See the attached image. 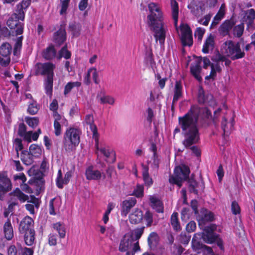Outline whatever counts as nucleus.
Returning <instances> with one entry per match:
<instances>
[{
    "instance_id": "nucleus-1",
    "label": "nucleus",
    "mask_w": 255,
    "mask_h": 255,
    "mask_svg": "<svg viewBox=\"0 0 255 255\" xmlns=\"http://www.w3.org/2000/svg\"><path fill=\"white\" fill-rule=\"evenodd\" d=\"M150 14L147 16V23L150 29L154 32L156 42L162 45L165 42L166 32L162 22V13L158 5L154 2L148 4Z\"/></svg>"
},
{
    "instance_id": "nucleus-2",
    "label": "nucleus",
    "mask_w": 255,
    "mask_h": 255,
    "mask_svg": "<svg viewBox=\"0 0 255 255\" xmlns=\"http://www.w3.org/2000/svg\"><path fill=\"white\" fill-rule=\"evenodd\" d=\"M185 137L182 144L186 148L198 143L200 140V133L196 124L188 123L187 125L183 126L182 121H178Z\"/></svg>"
},
{
    "instance_id": "nucleus-3",
    "label": "nucleus",
    "mask_w": 255,
    "mask_h": 255,
    "mask_svg": "<svg viewBox=\"0 0 255 255\" xmlns=\"http://www.w3.org/2000/svg\"><path fill=\"white\" fill-rule=\"evenodd\" d=\"M82 133L79 128L70 127L66 129L64 133L63 148L67 152L75 150L80 142Z\"/></svg>"
},
{
    "instance_id": "nucleus-4",
    "label": "nucleus",
    "mask_w": 255,
    "mask_h": 255,
    "mask_svg": "<svg viewBox=\"0 0 255 255\" xmlns=\"http://www.w3.org/2000/svg\"><path fill=\"white\" fill-rule=\"evenodd\" d=\"M190 170L189 167L184 164L176 166L174 170V176H170V183L177 185L179 187L182 186V182L189 180Z\"/></svg>"
},
{
    "instance_id": "nucleus-5",
    "label": "nucleus",
    "mask_w": 255,
    "mask_h": 255,
    "mask_svg": "<svg viewBox=\"0 0 255 255\" xmlns=\"http://www.w3.org/2000/svg\"><path fill=\"white\" fill-rule=\"evenodd\" d=\"M224 44L226 46V53L232 60L242 59L245 56V53L242 50L239 42L227 40Z\"/></svg>"
},
{
    "instance_id": "nucleus-6",
    "label": "nucleus",
    "mask_w": 255,
    "mask_h": 255,
    "mask_svg": "<svg viewBox=\"0 0 255 255\" xmlns=\"http://www.w3.org/2000/svg\"><path fill=\"white\" fill-rule=\"evenodd\" d=\"M202 111L203 109L198 106L192 105L186 114L178 118V121H182L184 126L187 125L188 123L193 124L194 120H195V124H196Z\"/></svg>"
},
{
    "instance_id": "nucleus-7",
    "label": "nucleus",
    "mask_w": 255,
    "mask_h": 255,
    "mask_svg": "<svg viewBox=\"0 0 255 255\" xmlns=\"http://www.w3.org/2000/svg\"><path fill=\"white\" fill-rule=\"evenodd\" d=\"M34 75L36 76H46V77H51L54 76L55 65L52 62H38L35 64Z\"/></svg>"
},
{
    "instance_id": "nucleus-8",
    "label": "nucleus",
    "mask_w": 255,
    "mask_h": 255,
    "mask_svg": "<svg viewBox=\"0 0 255 255\" xmlns=\"http://www.w3.org/2000/svg\"><path fill=\"white\" fill-rule=\"evenodd\" d=\"M216 229L215 225H211L210 226L205 227L202 233L201 238L207 244H211L216 242L219 235L214 232Z\"/></svg>"
},
{
    "instance_id": "nucleus-9",
    "label": "nucleus",
    "mask_w": 255,
    "mask_h": 255,
    "mask_svg": "<svg viewBox=\"0 0 255 255\" xmlns=\"http://www.w3.org/2000/svg\"><path fill=\"white\" fill-rule=\"evenodd\" d=\"M15 14H12L6 22L7 26L11 29H14L16 35H21L23 32L24 23L20 21Z\"/></svg>"
},
{
    "instance_id": "nucleus-10",
    "label": "nucleus",
    "mask_w": 255,
    "mask_h": 255,
    "mask_svg": "<svg viewBox=\"0 0 255 255\" xmlns=\"http://www.w3.org/2000/svg\"><path fill=\"white\" fill-rule=\"evenodd\" d=\"M11 46L8 42L3 43L0 47V55L5 59L0 58V64L3 66H6L10 63V55L11 52Z\"/></svg>"
},
{
    "instance_id": "nucleus-11",
    "label": "nucleus",
    "mask_w": 255,
    "mask_h": 255,
    "mask_svg": "<svg viewBox=\"0 0 255 255\" xmlns=\"http://www.w3.org/2000/svg\"><path fill=\"white\" fill-rule=\"evenodd\" d=\"M34 230V220L29 216L24 217L20 222L18 226V231L20 234Z\"/></svg>"
},
{
    "instance_id": "nucleus-12",
    "label": "nucleus",
    "mask_w": 255,
    "mask_h": 255,
    "mask_svg": "<svg viewBox=\"0 0 255 255\" xmlns=\"http://www.w3.org/2000/svg\"><path fill=\"white\" fill-rule=\"evenodd\" d=\"M66 40V32L64 24H61L59 28L53 34V42L59 46L62 45Z\"/></svg>"
},
{
    "instance_id": "nucleus-13",
    "label": "nucleus",
    "mask_w": 255,
    "mask_h": 255,
    "mask_svg": "<svg viewBox=\"0 0 255 255\" xmlns=\"http://www.w3.org/2000/svg\"><path fill=\"white\" fill-rule=\"evenodd\" d=\"M136 202V199L134 197H130L124 200L121 204L122 216L126 217L131 209L135 205Z\"/></svg>"
},
{
    "instance_id": "nucleus-14",
    "label": "nucleus",
    "mask_w": 255,
    "mask_h": 255,
    "mask_svg": "<svg viewBox=\"0 0 255 255\" xmlns=\"http://www.w3.org/2000/svg\"><path fill=\"white\" fill-rule=\"evenodd\" d=\"M204 4L200 1H196L193 0L189 3L187 7L190 9L191 12L196 17H199L202 14L205 8Z\"/></svg>"
},
{
    "instance_id": "nucleus-15",
    "label": "nucleus",
    "mask_w": 255,
    "mask_h": 255,
    "mask_svg": "<svg viewBox=\"0 0 255 255\" xmlns=\"http://www.w3.org/2000/svg\"><path fill=\"white\" fill-rule=\"evenodd\" d=\"M235 24L236 21L233 18L226 20L220 26L218 30L219 32L223 36H227L229 34L230 31Z\"/></svg>"
},
{
    "instance_id": "nucleus-16",
    "label": "nucleus",
    "mask_w": 255,
    "mask_h": 255,
    "mask_svg": "<svg viewBox=\"0 0 255 255\" xmlns=\"http://www.w3.org/2000/svg\"><path fill=\"white\" fill-rule=\"evenodd\" d=\"M85 121L87 125H89L90 129L93 133V138L96 141V144H97L99 134L98 132L97 126L94 124L93 116L91 114L86 115Z\"/></svg>"
},
{
    "instance_id": "nucleus-17",
    "label": "nucleus",
    "mask_w": 255,
    "mask_h": 255,
    "mask_svg": "<svg viewBox=\"0 0 255 255\" xmlns=\"http://www.w3.org/2000/svg\"><path fill=\"white\" fill-rule=\"evenodd\" d=\"M188 183L189 192L195 195H198L199 190L203 191L205 189V184L203 181L200 183L193 179H189L188 180Z\"/></svg>"
},
{
    "instance_id": "nucleus-18",
    "label": "nucleus",
    "mask_w": 255,
    "mask_h": 255,
    "mask_svg": "<svg viewBox=\"0 0 255 255\" xmlns=\"http://www.w3.org/2000/svg\"><path fill=\"white\" fill-rule=\"evenodd\" d=\"M95 142V148L96 150L100 151L106 157L110 158L111 156L113 157L112 162H114L116 160V152L112 149H111L108 146L105 147H99V136H98V142L96 144V141Z\"/></svg>"
},
{
    "instance_id": "nucleus-19",
    "label": "nucleus",
    "mask_w": 255,
    "mask_h": 255,
    "mask_svg": "<svg viewBox=\"0 0 255 255\" xmlns=\"http://www.w3.org/2000/svg\"><path fill=\"white\" fill-rule=\"evenodd\" d=\"M202 62V57H199L198 59L196 61L195 64H191L190 66V72L194 78L199 82H201L202 80L200 76L201 71V63Z\"/></svg>"
},
{
    "instance_id": "nucleus-20",
    "label": "nucleus",
    "mask_w": 255,
    "mask_h": 255,
    "mask_svg": "<svg viewBox=\"0 0 255 255\" xmlns=\"http://www.w3.org/2000/svg\"><path fill=\"white\" fill-rule=\"evenodd\" d=\"M143 218L142 211L140 209L136 208L129 214L128 219L130 224L136 225L140 223Z\"/></svg>"
},
{
    "instance_id": "nucleus-21",
    "label": "nucleus",
    "mask_w": 255,
    "mask_h": 255,
    "mask_svg": "<svg viewBox=\"0 0 255 255\" xmlns=\"http://www.w3.org/2000/svg\"><path fill=\"white\" fill-rule=\"evenodd\" d=\"M133 241L131 235H125L121 241L119 250L121 252L127 251Z\"/></svg>"
},
{
    "instance_id": "nucleus-22",
    "label": "nucleus",
    "mask_w": 255,
    "mask_h": 255,
    "mask_svg": "<svg viewBox=\"0 0 255 255\" xmlns=\"http://www.w3.org/2000/svg\"><path fill=\"white\" fill-rule=\"evenodd\" d=\"M183 86L180 80L176 81L173 90V103H176L183 97Z\"/></svg>"
},
{
    "instance_id": "nucleus-23",
    "label": "nucleus",
    "mask_w": 255,
    "mask_h": 255,
    "mask_svg": "<svg viewBox=\"0 0 255 255\" xmlns=\"http://www.w3.org/2000/svg\"><path fill=\"white\" fill-rule=\"evenodd\" d=\"M57 53L54 46L51 44L42 52V57L46 60H51L55 58Z\"/></svg>"
},
{
    "instance_id": "nucleus-24",
    "label": "nucleus",
    "mask_w": 255,
    "mask_h": 255,
    "mask_svg": "<svg viewBox=\"0 0 255 255\" xmlns=\"http://www.w3.org/2000/svg\"><path fill=\"white\" fill-rule=\"evenodd\" d=\"M85 175L86 179L88 180H98L102 177L101 172L98 170H94L93 166H90L86 169Z\"/></svg>"
},
{
    "instance_id": "nucleus-25",
    "label": "nucleus",
    "mask_w": 255,
    "mask_h": 255,
    "mask_svg": "<svg viewBox=\"0 0 255 255\" xmlns=\"http://www.w3.org/2000/svg\"><path fill=\"white\" fill-rule=\"evenodd\" d=\"M149 200L151 207L157 213H163L164 212L163 203L161 200L154 196H150Z\"/></svg>"
},
{
    "instance_id": "nucleus-26",
    "label": "nucleus",
    "mask_w": 255,
    "mask_h": 255,
    "mask_svg": "<svg viewBox=\"0 0 255 255\" xmlns=\"http://www.w3.org/2000/svg\"><path fill=\"white\" fill-rule=\"evenodd\" d=\"M4 238L8 241H10L13 238V229L9 219H7L3 226Z\"/></svg>"
},
{
    "instance_id": "nucleus-27",
    "label": "nucleus",
    "mask_w": 255,
    "mask_h": 255,
    "mask_svg": "<svg viewBox=\"0 0 255 255\" xmlns=\"http://www.w3.org/2000/svg\"><path fill=\"white\" fill-rule=\"evenodd\" d=\"M141 166L142 168V175L144 184L145 186L150 187L153 184V181L152 178L149 176L148 172L149 167L148 165L143 163L141 164Z\"/></svg>"
},
{
    "instance_id": "nucleus-28",
    "label": "nucleus",
    "mask_w": 255,
    "mask_h": 255,
    "mask_svg": "<svg viewBox=\"0 0 255 255\" xmlns=\"http://www.w3.org/2000/svg\"><path fill=\"white\" fill-rule=\"evenodd\" d=\"M234 119L232 118L230 122H228L226 117H224L221 123V128L224 131V134L228 135L230 133L234 125Z\"/></svg>"
},
{
    "instance_id": "nucleus-29",
    "label": "nucleus",
    "mask_w": 255,
    "mask_h": 255,
    "mask_svg": "<svg viewBox=\"0 0 255 255\" xmlns=\"http://www.w3.org/2000/svg\"><path fill=\"white\" fill-rule=\"evenodd\" d=\"M9 195L17 198L21 203H24L29 199V196L24 194L19 188H16L9 193Z\"/></svg>"
},
{
    "instance_id": "nucleus-30",
    "label": "nucleus",
    "mask_w": 255,
    "mask_h": 255,
    "mask_svg": "<svg viewBox=\"0 0 255 255\" xmlns=\"http://www.w3.org/2000/svg\"><path fill=\"white\" fill-rule=\"evenodd\" d=\"M20 159L23 163L26 165H30L34 162V157L26 150H24L21 151Z\"/></svg>"
},
{
    "instance_id": "nucleus-31",
    "label": "nucleus",
    "mask_w": 255,
    "mask_h": 255,
    "mask_svg": "<svg viewBox=\"0 0 255 255\" xmlns=\"http://www.w3.org/2000/svg\"><path fill=\"white\" fill-rule=\"evenodd\" d=\"M215 45L214 37L210 34L206 39L202 48V52L204 53H208L209 50L213 49Z\"/></svg>"
},
{
    "instance_id": "nucleus-32",
    "label": "nucleus",
    "mask_w": 255,
    "mask_h": 255,
    "mask_svg": "<svg viewBox=\"0 0 255 255\" xmlns=\"http://www.w3.org/2000/svg\"><path fill=\"white\" fill-rule=\"evenodd\" d=\"M172 16L174 20V25H177L179 13L178 3L175 0H171Z\"/></svg>"
},
{
    "instance_id": "nucleus-33",
    "label": "nucleus",
    "mask_w": 255,
    "mask_h": 255,
    "mask_svg": "<svg viewBox=\"0 0 255 255\" xmlns=\"http://www.w3.org/2000/svg\"><path fill=\"white\" fill-rule=\"evenodd\" d=\"M82 26L79 23L73 22L69 24V29L72 37H78L81 34Z\"/></svg>"
},
{
    "instance_id": "nucleus-34",
    "label": "nucleus",
    "mask_w": 255,
    "mask_h": 255,
    "mask_svg": "<svg viewBox=\"0 0 255 255\" xmlns=\"http://www.w3.org/2000/svg\"><path fill=\"white\" fill-rule=\"evenodd\" d=\"M170 223L174 231H180L181 230L180 222L178 220V214L177 212H173L171 216Z\"/></svg>"
},
{
    "instance_id": "nucleus-35",
    "label": "nucleus",
    "mask_w": 255,
    "mask_h": 255,
    "mask_svg": "<svg viewBox=\"0 0 255 255\" xmlns=\"http://www.w3.org/2000/svg\"><path fill=\"white\" fill-rule=\"evenodd\" d=\"M25 243L28 246H32L35 241V232L34 230H30L27 232L23 233Z\"/></svg>"
},
{
    "instance_id": "nucleus-36",
    "label": "nucleus",
    "mask_w": 255,
    "mask_h": 255,
    "mask_svg": "<svg viewBox=\"0 0 255 255\" xmlns=\"http://www.w3.org/2000/svg\"><path fill=\"white\" fill-rule=\"evenodd\" d=\"M53 78L54 77H46L44 81V85L45 93L49 96H51L52 95Z\"/></svg>"
},
{
    "instance_id": "nucleus-37",
    "label": "nucleus",
    "mask_w": 255,
    "mask_h": 255,
    "mask_svg": "<svg viewBox=\"0 0 255 255\" xmlns=\"http://www.w3.org/2000/svg\"><path fill=\"white\" fill-rule=\"evenodd\" d=\"M34 157H39L42 154V148L37 144H31L28 151Z\"/></svg>"
},
{
    "instance_id": "nucleus-38",
    "label": "nucleus",
    "mask_w": 255,
    "mask_h": 255,
    "mask_svg": "<svg viewBox=\"0 0 255 255\" xmlns=\"http://www.w3.org/2000/svg\"><path fill=\"white\" fill-rule=\"evenodd\" d=\"M53 228L59 234V236L61 239H63L66 236V230L65 226L60 222H57L53 224Z\"/></svg>"
},
{
    "instance_id": "nucleus-39",
    "label": "nucleus",
    "mask_w": 255,
    "mask_h": 255,
    "mask_svg": "<svg viewBox=\"0 0 255 255\" xmlns=\"http://www.w3.org/2000/svg\"><path fill=\"white\" fill-rule=\"evenodd\" d=\"M159 241V237L157 233L152 232L149 235L147 238V242L148 246L151 248L155 246Z\"/></svg>"
},
{
    "instance_id": "nucleus-40",
    "label": "nucleus",
    "mask_w": 255,
    "mask_h": 255,
    "mask_svg": "<svg viewBox=\"0 0 255 255\" xmlns=\"http://www.w3.org/2000/svg\"><path fill=\"white\" fill-rule=\"evenodd\" d=\"M12 189V184H2L0 183V200L4 199L5 194Z\"/></svg>"
},
{
    "instance_id": "nucleus-41",
    "label": "nucleus",
    "mask_w": 255,
    "mask_h": 255,
    "mask_svg": "<svg viewBox=\"0 0 255 255\" xmlns=\"http://www.w3.org/2000/svg\"><path fill=\"white\" fill-rule=\"evenodd\" d=\"M81 85V83L80 82H68L64 87V90L63 94L65 96H66L69 94L71 90L75 87H79Z\"/></svg>"
},
{
    "instance_id": "nucleus-42",
    "label": "nucleus",
    "mask_w": 255,
    "mask_h": 255,
    "mask_svg": "<svg viewBox=\"0 0 255 255\" xmlns=\"http://www.w3.org/2000/svg\"><path fill=\"white\" fill-rule=\"evenodd\" d=\"M25 122L31 128H34L39 124V118L38 117H26L25 118Z\"/></svg>"
},
{
    "instance_id": "nucleus-43",
    "label": "nucleus",
    "mask_w": 255,
    "mask_h": 255,
    "mask_svg": "<svg viewBox=\"0 0 255 255\" xmlns=\"http://www.w3.org/2000/svg\"><path fill=\"white\" fill-rule=\"evenodd\" d=\"M28 173L29 175H33V180H38V179L40 177L43 178L44 174L42 171H40L39 170H36L34 168H30L28 171Z\"/></svg>"
},
{
    "instance_id": "nucleus-44",
    "label": "nucleus",
    "mask_w": 255,
    "mask_h": 255,
    "mask_svg": "<svg viewBox=\"0 0 255 255\" xmlns=\"http://www.w3.org/2000/svg\"><path fill=\"white\" fill-rule=\"evenodd\" d=\"M144 62L146 64H149L150 66H152L153 64H155L153 54L151 50L146 51Z\"/></svg>"
},
{
    "instance_id": "nucleus-45",
    "label": "nucleus",
    "mask_w": 255,
    "mask_h": 255,
    "mask_svg": "<svg viewBox=\"0 0 255 255\" xmlns=\"http://www.w3.org/2000/svg\"><path fill=\"white\" fill-rule=\"evenodd\" d=\"M214 220V215L212 213L209 212L208 213L204 214L199 217V222L205 223L208 222H211Z\"/></svg>"
},
{
    "instance_id": "nucleus-46",
    "label": "nucleus",
    "mask_w": 255,
    "mask_h": 255,
    "mask_svg": "<svg viewBox=\"0 0 255 255\" xmlns=\"http://www.w3.org/2000/svg\"><path fill=\"white\" fill-rule=\"evenodd\" d=\"M244 30V23H241L233 27V34L238 38L240 37L243 35Z\"/></svg>"
},
{
    "instance_id": "nucleus-47",
    "label": "nucleus",
    "mask_w": 255,
    "mask_h": 255,
    "mask_svg": "<svg viewBox=\"0 0 255 255\" xmlns=\"http://www.w3.org/2000/svg\"><path fill=\"white\" fill-rule=\"evenodd\" d=\"M59 58H60L63 57L64 58L66 59H70L71 56V52L67 50V44H65L59 52Z\"/></svg>"
},
{
    "instance_id": "nucleus-48",
    "label": "nucleus",
    "mask_w": 255,
    "mask_h": 255,
    "mask_svg": "<svg viewBox=\"0 0 255 255\" xmlns=\"http://www.w3.org/2000/svg\"><path fill=\"white\" fill-rule=\"evenodd\" d=\"M180 30L181 36L183 37V38L186 35H189V37H191V34H192V30L187 24H181L180 25Z\"/></svg>"
},
{
    "instance_id": "nucleus-49",
    "label": "nucleus",
    "mask_w": 255,
    "mask_h": 255,
    "mask_svg": "<svg viewBox=\"0 0 255 255\" xmlns=\"http://www.w3.org/2000/svg\"><path fill=\"white\" fill-rule=\"evenodd\" d=\"M181 41L183 46H187L191 47L193 43L192 34H191V37H189V35H186L184 38H183V37L181 36Z\"/></svg>"
},
{
    "instance_id": "nucleus-50",
    "label": "nucleus",
    "mask_w": 255,
    "mask_h": 255,
    "mask_svg": "<svg viewBox=\"0 0 255 255\" xmlns=\"http://www.w3.org/2000/svg\"><path fill=\"white\" fill-rule=\"evenodd\" d=\"M144 187L142 185L137 184L134 189L132 195L137 198H141L143 196Z\"/></svg>"
},
{
    "instance_id": "nucleus-51",
    "label": "nucleus",
    "mask_w": 255,
    "mask_h": 255,
    "mask_svg": "<svg viewBox=\"0 0 255 255\" xmlns=\"http://www.w3.org/2000/svg\"><path fill=\"white\" fill-rule=\"evenodd\" d=\"M144 227H141L140 228H137L133 231L132 234L134 236L133 238H132L133 241H138L139 240L144 233Z\"/></svg>"
},
{
    "instance_id": "nucleus-52",
    "label": "nucleus",
    "mask_w": 255,
    "mask_h": 255,
    "mask_svg": "<svg viewBox=\"0 0 255 255\" xmlns=\"http://www.w3.org/2000/svg\"><path fill=\"white\" fill-rule=\"evenodd\" d=\"M143 219L146 222V226L147 227L151 226L153 223V214L150 211L147 210L146 211Z\"/></svg>"
},
{
    "instance_id": "nucleus-53",
    "label": "nucleus",
    "mask_w": 255,
    "mask_h": 255,
    "mask_svg": "<svg viewBox=\"0 0 255 255\" xmlns=\"http://www.w3.org/2000/svg\"><path fill=\"white\" fill-rule=\"evenodd\" d=\"M65 184V180L62 178V173L61 169L58 171L57 177L56 179V185L59 189L63 188V185Z\"/></svg>"
},
{
    "instance_id": "nucleus-54",
    "label": "nucleus",
    "mask_w": 255,
    "mask_h": 255,
    "mask_svg": "<svg viewBox=\"0 0 255 255\" xmlns=\"http://www.w3.org/2000/svg\"><path fill=\"white\" fill-rule=\"evenodd\" d=\"M198 102L200 104H204L207 101V98L205 94V92L202 87H200L199 90L198 97Z\"/></svg>"
},
{
    "instance_id": "nucleus-55",
    "label": "nucleus",
    "mask_w": 255,
    "mask_h": 255,
    "mask_svg": "<svg viewBox=\"0 0 255 255\" xmlns=\"http://www.w3.org/2000/svg\"><path fill=\"white\" fill-rule=\"evenodd\" d=\"M15 150L16 152V155L19 157V151L22 150L23 145L22 143V140L20 138H16L14 140Z\"/></svg>"
},
{
    "instance_id": "nucleus-56",
    "label": "nucleus",
    "mask_w": 255,
    "mask_h": 255,
    "mask_svg": "<svg viewBox=\"0 0 255 255\" xmlns=\"http://www.w3.org/2000/svg\"><path fill=\"white\" fill-rule=\"evenodd\" d=\"M30 199L27 200L28 203H30V204L33 205L35 208L38 209L39 208L40 204L41 203L40 200L36 197L34 195H30L29 199Z\"/></svg>"
},
{
    "instance_id": "nucleus-57",
    "label": "nucleus",
    "mask_w": 255,
    "mask_h": 255,
    "mask_svg": "<svg viewBox=\"0 0 255 255\" xmlns=\"http://www.w3.org/2000/svg\"><path fill=\"white\" fill-rule=\"evenodd\" d=\"M24 9H26L22 6H20L19 5L17 4L16 12L13 13L15 14L17 17L20 18V20L22 21L24 20L25 17Z\"/></svg>"
},
{
    "instance_id": "nucleus-58",
    "label": "nucleus",
    "mask_w": 255,
    "mask_h": 255,
    "mask_svg": "<svg viewBox=\"0 0 255 255\" xmlns=\"http://www.w3.org/2000/svg\"><path fill=\"white\" fill-rule=\"evenodd\" d=\"M8 207L6 208L11 213H12L14 211V208L15 206L18 205V203L16 199L11 197L9 201L8 202Z\"/></svg>"
},
{
    "instance_id": "nucleus-59",
    "label": "nucleus",
    "mask_w": 255,
    "mask_h": 255,
    "mask_svg": "<svg viewBox=\"0 0 255 255\" xmlns=\"http://www.w3.org/2000/svg\"><path fill=\"white\" fill-rule=\"evenodd\" d=\"M231 210L234 215H236L240 214L241 208L238 203L236 201H234L232 202Z\"/></svg>"
},
{
    "instance_id": "nucleus-60",
    "label": "nucleus",
    "mask_w": 255,
    "mask_h": 255,
    "mask_svg": "<svg viewBox=\"0 0 255 255\" xmlns=\"http://www.w3.org/2000/svg\"><path fill=\"white\" fill-rule=\"evenodd\" d=\"M190 238L191 236L187 235L186 232H181L180 235L179 240L182 244L187 245L189 243Z\"/></svg>"
},
{
    "instance_id": "nucleus-61",
    "label": "nucleus",
    "mask_w": 255,
    "mask_h": 255,
    "mask_svg": "<svg viewBox=\"0 0 255 255\" xmlns=\"http://www.w3.org/2000/svg\"><path fill=\"white\" fill-rule=\"evenodd\" d=\"M115 101L114 98L110 96H105L100 98L101 104H109L113 105L115 103Z\"/></svg>"
},
{
    "instance_id": "nucleus-62",
    "label": "nucleus",
    "mask_w": 255,
    "mask_h": 255,
    "mask_svg": "<svg viewBox=\"0 0 255 255\" xmlns=\"http://www.w3.org/2000/svg\"><path fill=\"white\" fill-rule=\"evenodd\" d=\"M38 111L37 103H32L29 105L27 108V112L32 115L36 114Z\"/></svg>"
},
{
    "instance_id": "nucleus-63",
    "label": "nucleus",
    "mask_w": 255,
    "mask_h": 255,
    "mask_svg": "<svg viewBox=\"0 0 255 255\" xmlns=\"http://www.w3.org/2000/svg\"><path fill=\"white\" fill-rule=\"evenodd\" d=\"M247 18L249 24H251L255 19V10L253 8L249 9L247 12Z\"/></svg>"
},
{
    "instance_id": "nucleus-64",
    "label": "nucleus",
    "mask_w": 255,
    "mask_h": 255,
    "mask_svg": "<svg viewBox=\"0 0 255 255\" xmlns=\"http://www.w3.org/2000/svg\"><path fill=\"white\" fill-rule=\"evenodd\" d=\"M225 57V56L221 54L219 51H217L216 54L212 57L211 60L215 63H219L220 62H223Z\"/></svg>"
}]
</instances>
